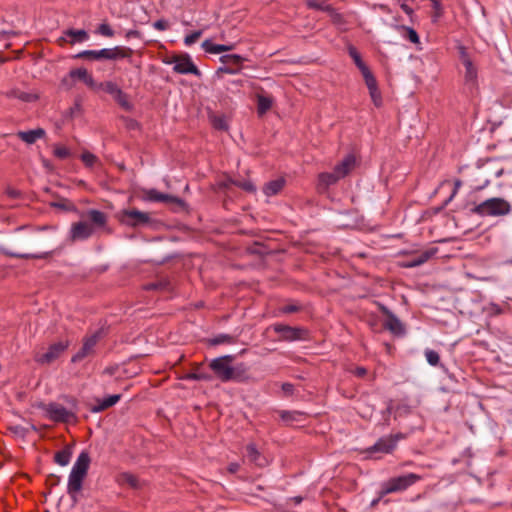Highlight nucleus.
I'll return each instance as SVG.
<instances>
[{"mask_svg": "<svg viewBox=\"0 0 512 512\" xmlns=\"http://www.w3.org/2000/svg\"><path fill=\"white\" fill-rule=\"evenodd\" d=\"M90 462L89 453L82 451L74 463L68 478L67 492L69 495L74 496L82 489L83 480L87 475Z\"/></svg>", "mask_w": 512, "mask_h": 512, "instance_id": "7ed1b4c3", "label": "nucleus"}, {"mask_svg": "<svg viewBox=\"0 0 512 512\" xmlns=\"http://www.w3.org/2000/svg\"><path fill=\"white\" fill-rule=\"evenodd\" d=\"M354 373L358 377H364L367 373V370L364 367H357Z\"/></svg>", "mask_w": 512, "mask_h": 512, "instance_id": "4d7b16f0", "label": "nucleus"}, {"mask_svg": "<svg viewBox=\"0 0 512 512\" xmlns=\"http://www.w3.org/2000/svg\"><path fill=\"white\" fill-rule=\"evenodd\" d=\"M5 97L9 99H18L22 102H33L37 100V95L31 92L22 91L18 88L11 89L4 93Z\"/></svg>", "mask_w": 512, "mask_h": 512, "instance_id": "b1692460", "label": "nucleus"}, {"mask_svg": "<svg viewBox=\"0 0 512 512\" xmlns=\"http://www.w3.org/2000/svg\"><path fill=\"white\" fill-rule=\"evenodd\" d=\"M240 466L238 463H230L227 467L230 473H236L239 470Z\"/></svg>", "mask_w": 512, "mask_h": 512, "instance_id": "bf43d9fd", "label": "nucleus"}, {"mask_svg": "<svg viewBox=\"0 0 512 512\" xmlns=\"http://www.w3.org/2000/svg\"><path fill=\"white\" fill-rule=\"evenodd\" d=\"M43 409L47 413L48 418L54 422L66 423L75 419L73 412L58 403H49L44 405Z\"/></svg>", "mask_w": 512, "mask_h": 512, "instance_id": "9d476101", "label": "nucleus"}, {"mask_svg": "<svg viewBox=\"0 0 512 512\" xmlns=\"http://www.w3.org/2000/svg\"><path fill=\"white\" fill-rule=\"evenodd\" d=\"M402 434L390 435L380 438L372 447V452L390 453L396 447L398 440L402 439Z\"/></svg>", "mask_w": 512, "mask_h": 512, "instance_id": "4468645a", "label": "nucleus"}, {"mask_svg": "<svg viewBox=\"0 0 512 512\" xmlns=\"http://www.w3.org/2000/svg\"><path fill=\"white\" fill-rule=\"evenodd\" d=\"M401 9L403 10L404 13H406L407 15L411 16L413 14V9L408 6L407 4L403 3L401 4Z\"/></svg>", "mask_w": 512, "mask_h": 512, "instance_id": "13d9d810", "label": "nucleus"}, {"mask_svg": "<svg viewBox=\"0 0 512 512\" xmlns=\"http://www.w3.org/2000/svg\"><path fill=\"white\" fill-rule=\"evenodd\" d=\"M201 35H202V31L201 30L194 31L191 34L186 35L185 38H184V44L186 46H191L192 44H194L201 37Z\"/></svg>", "mask_w": 512, "mask_h": 512, "instance_id": "a18cd8bd", "label": "nucleus"}, {"mask_svg": "<svg viewBox=\"0 0 512 512\" xmlns=\"http://www.w3.org/2000/svg\"><path fill=\"white\" fill-rule=\"evenodd\" d=\"M202 48L205 52L210 54H218L225 51H230L233 46L231 45H221V44H214L210 40H205L202 43Z\"/></svg>", "mask_w": 512, "mask_h": 512, "instance_id": "c756f323", "label": "nucleus"}, {"mask_svg": "<svg viewBox=\"0 0 512 512\" xmlns=\"http://www.w3.org/2000/svg\"><path fill=\"white\" fill-rule=\"evenodd\" d=\"M273 105V99L270 96L257 94V111L259 115H264Z\"/></svg>", "mask_w": 512, "mask_h": 512, "instance_id": "7c9ffc66", "label": "nucleus"}, {"mask_svg": "<svg viewBox=\"0 0 512 512\" xmlns=\"http://www.w3.org/2000/svg\"><path fill=\"white\" fill-rule=\"evenodd\" d=\"M285 311L286 312H294V311H296V308L294 306H288L285 308Z\"/></svg>", "mask_w": 512, "mask_h": 512, "instance_id": "e2e57ef3", "label": "nucleus"}, {"mask_svg": "<svg viewBox=\"0 0 512 512\" xmlns=\"http://www.w3.org/2000/svg\"><path fill=\"white\" fill-rule=\"evenodd\" d=\"M355 164V156L353 154H348L339 164L334 167V171L342 179L354 169Z\"/></svg>", "mask_w": 512, "mask_h": 512, "instance_id": "f3484780", "label": "nucleus"}, {"mask_svg": "<svg viewBox=\"0 0 512 512\" xmlns=\"http://www.w3.org/2000/svg\"><path fill=\"white\" fill-rule=\"evenodd\" d=\"M246 58L238 54H227L220 57L222 67L218 68L217 73L236 74L240 71Z\"/></svg>", "mask_w": 512, "mask_h": 512, "instance_id": "9b49d317", "label": "nucleus"}, {"mask_svg": "<svg viewBox=\"0 0 512 512\" xmlns=\"http://www.w3.org/2000/svg\"><path fill=\"white\" fill-rule=\"evenodd\" d=\"M118 218L122 224L130 227L144 226L150 222L149 214L137 209L122 210Z\"/></svg>", "mask_w": 512, "mask_h": 512, "instance_id": "6e6552de", "label": "nucleus"}, {"mask_svg": "<svg viewBox=\"0 0 512 512\" xmlns=\"http://www.w3.org/2000/svg\"><path fill=\"white\" fill-rule=\"evenodd\" d=\"M368 90L378 88L377 81L369 69L361 72Z\"/></svg>", "mask_w": 512, "mask_h": 512, "instance_id": "58836bf2", "label": "nucleus"}, {"mask_svg": "<svg viewBox=\"0 0 512 512\" xmlns=\"http://www.w3.org/2000/svg\"><path fill=\"white\" fill-rule=\"evenodd\" d=\"M433 13L432 21L437 22L443 15V7L440 0H431Z\"/></svg>", "mask_w": 512, "mask_h": 512, "instance_id": "a19ab883", "label": "nucleus"}, {"mask_svg": "<svg viewBox=\"0 0 512 512\" xmlns=\"http://www.w3.org/2000/svg\"><path fill=\"white\" fill-rule=\"evenodd\" d=\"M70 77L73 79H78L84 82L90 89L96 90L97 82L94 80L93 76L87 71V69H73L70 71Z\"/></svg>", "mask_w": 512, "mask_h": 512, "instance_id": "6ab92c4d", "label": "nucleus"}, {"mask_svg": "<svg viewBox=\"0 0 512 512\" xmlns=\"http://www.w3.org/2000/svg\"><path fill=\"white\" fill-rule=\"evenodd\" d=\"M425 357L427 362L431 366H437L440 363V356L438 352L432 350V349H426L425 350Z\"/></svg>", "mask_w": 512, "mask_h": 512, "instance_id": "79ce46f5", "label": "nucleus"}, {"mask_svg": "<svg viewBox=\"0 0 512 512\" xmlns=\"http://www.w3.org/2000/svg\"><path fill=\"white\" fill-rule=\"evenodd\" d=\"M120 399H121V395L115 394V395H110L103 400H97V405L93 406L91 408V411L93 413L102 412V411L112 407L113 405H115Z\"/></svg>", "mask_w": 512, "mask_h": 512, "instance_id": "393cba45", "label": "nucleus"}, {"mask_svg": "<svg viewBox=\"0 0 512 512\" xmlns=\"http://www.w3.org/2000/svg\"><path fill=\"white\" fill-rule=\"evenodd\" d=\"M153 27L159 31H165L169 28V24L166 20L160 19L153 23Z\"/></svg>", "mask_w": 512, "mask_h": 512, "instance_id": "603ef678", "label": "nucleus"}, {"mask_svg": "<svg viewBox=\"0 0 512 512\" xmlns=\"http://www.w3.org/2000/svg\"><path fill=\"white\" fill-rule=\"evenodd\" d=\"M97 31L99 34H101L102 36H105V37H113L114 36V31L106 23L100 24Z\"/></svg>", "mask_w": 512, "mask_h": 512, "instance_id": "de8ad7c7", "label": "nucleus"}, {"mask_svg": "<svg viewBox=\"0 0 512 512\" xmlns=\"http://www.w3.org/2000/svg\"><path fill=\"white\" fill-rule=\"evenodd\" d=\"M460 186V182H456V189Z\"/></svg>", "mask_w": 512, "mask_h": 512, "instance_id": "0e129e2a", "label": "nucleus"}, {"mask_svg": "<svg viewBox=\"0 0 512 512\" xmlns=\"http://www.w3.org/2000/svg\"><path fill=\"white\" fill-rule=\"evenodd\" d=\"M341 178L333 170L332 172H324L318 176V189L327 190L331 185L337 183Z\"/></svg>", "mask_w": 512, "mask_h": 512, "instance_id": "4be33fe9", "label": "nucleus"}, {"mask_svg": "<svg viewBox=\"0 0 512 512\" xmlns=\"http://www.w3.org/2000/svg\"><path fill=\"white\" fill-rule=\"evenodd\" d=\"M163 63L173 65V71L178 74H193L200 76V71L193 63L187 53L167 55L163 58Z\"/></svg>", "mask_w": 512, "mask_h": 512, "instance_id": "423d86ee", "label": "nucleus"}, {"mask_svg": "<svg viewBox=\"0 0 512 512\" xmlns=\"http://www.w3.org/2000/svg\"><path fill=\"white\" fill-rule=\"evenodd\" d=\"M232 337L229 335H220L213 340L214 344L231 343Z\"/></svg>", "mask_w": 512, "mask_h": 512, "instance_id": "5fc2aeb1", "label": "nucleus"}, {"mask_svg": "<svg viewBox=\"0 0 512 512\" xmlns=\"http://www.w3.org/2000/svg\"><path fill=\"white\" fill-rule=\"evenodd\" d=\"M320 1L318 0H306V4L309 8L311 9H315L317 4L319 3Z\"/></svg>", "mask_w": 512, "mask_h": 512, "instance_id": "052dcab7", "label": "nucleus"}, {"mask_svg": "<svg viewBox=\"0 0 512 512\" xmlns=\"http://www.w3.org/2000/svg\"><path fill=\"white\" fill-rule=\"evenodd\" d=\"M331 8H332V6L327 1L323 0L317 4L315 10L324 11L326 13H329V11H331Z\"/></svg>", "mask_w": 512, "mask_h": 512, "instance_id": "864d4df0", "label": "nucleus"}, {"mask_svg": "<svg viewBox=\"0 0 512 512\" xmlns=\"http://www.w3.org/2000/svg\"><path fill=\"white\" fill-rule=\"evenodd\" d=\"M104 91L111 95L113 98L116 96V94L121 90V88L112 81H105L101 83L96 84V90L95 91Z\"/></svg>", "mask_w": 512, "mask_h": 512, "instance_id": "2f4dec72", "label": "nucleus"}, {"mask_svg": "<svg viewBox=\"0 0 512 512\" xmlns=\"http://www.w3.org/2000/svg\"><path fill=\"white\" fill-rule=\"evenodd\" d=\"M370 97L375 106L380 107L382 105V96L378 88L369 90Z\"/></svg>", "mask_w": 512, "mask_h": 512, "instance_id": "49530a36", "label": "nucleus"}, {"mask_svg": "<svg viewBox=\"0 0 512 512\" xmlns=\"http://www.w3.org/2000/svg\"><path fill=\"white\" fill-rule=\"evenodd\" d=\"M53 154L58 159L64 160L70 157V150L63 145H55L53 148Z\"/></svg>", "mask_w": 512, "mask_h": 512, "instance_id": "ea45409f", "label": "nucleus"}, {"mask_svg": "<svg viewBox=\"0 0 512 512\" xmlns=\"http://www.w3.org/2000/svg\"><path fill=\"white\" fill-rule=\"evenodd\" d=\"M68 340H61L49 346L48 350L43 354L35 356L36 362L40 364H50L55 361L59 356L69 347Z\"/></svg>", "mask_w": 512, "mask_h": 512, "instance_id": "1a4fd4ad", "label": "nucleus"}, {"mask_svg": "<svg viewBox=\"0 0 512 512\" xmlns=\"http://www.w3.org/2000/svg\"><path fill=\"white\" fill-rule=\"evenodd\" d=\"M235 356L225 355L212 359L209 363L210 369L222 382H245L249 379L248 366L243 363L232 365Z\"/></svg>", "mask_w": 512, "mask_h": 512, "instance_id": "f257e3e1", "label": "nucleus"}, {"mask_svg": "<svg viewBox=\"0 0 512 512\" xmlns=\"http://www.w3.org/2000/svg\"><path fill=\"white\" fill-rule=\"evenodd\" d=\"M472 211L482 217L505 216L510 213L511 205L503 198L494 197L479 203Z\"/></svg>", "mask_w": 512, "mask_h": 512, "instance_id": "20e7f679", "label": "nucleus"}, {"mask_svg": "<svg viewBox=\"0 0 512 512\" xmlns=\"http://www.w3.org/2000/svg\"><path fill=\"white\" fill-rule=\"evenodd\" d=\"M81 160L87 167H92L98 161V158L94 154L85 151L81 154Z\"/></svg>", "mask_w": 512, "mask_h": 512, "instance_id": "c03bdc74", "label": "nucleus"}, {"mask_svg": "<svg viewBox=\"0 0 512 512\" xmlns=\"http://www.w3.org/2000/svg\"><path fill=\"white\" fill-rule=\"evenodd\" d=\"M145 197L147 200L152 202L180 203V199L178 197L161 193L156 189L146 191Z\"/></svg>", "mask_w": 512, "mask_h": 512, "instance_id": "aec40b11", "label": "nucleus"}, {"mask_svg": "<svg viewBox=\"0 0 512 512\" xmlns=\"http://www.w3.org/2000/svg\"><path fill=\"white\" fill-rule=\"evenodd\" d=\"M71 459V451L69 449H62L55 453L54 460L60 466H66Z\"/></svg>", "mask_w": 512, "mask_h": 512, "instance_id": "f704fd0d", "label": "nucleus"}, {"mask_svg": "<svg viewBox=\"0 0 512 512\" xmlns=\"http://www.w3.org/2000/svg\"><path fill=\"white\" fill-rule=\"evenodd\" d=\"M421 479V476L408 473L406 475L391 478L382 484L380 497L390 493L404 491Z\"/></svg>", "mask_w": 512, "mask_h": 512, "instance_id": "0eeeda50", "label": "nucleus"}, {"mask_svg": "<svg viewBox=\"0 0 512 512\" xmlns=\"http://www.w3.org/2000/svg\"><path fill=\"white\" fill-rule=\"evenodd\" d=\"M285 180L283 178H278L268 182L264 188L263 192L266 196H274L278 194L284 187Z\"/></svg>", "mask_w": 512, "mask_h": 512, "instance_id": "bb28decb", "label": "nucleus"}, {"mask_svg": "<svg viewBox=\"0 0 512 512\" xmlns=\"http://www.w3.org/2000/svg\"><path fill=\"white\" fill-rule=\"evenodd\" d=\"M233 184L247 192L256 191L254 184L250 180H236L233 181Z\"/></svg>", "mask_w": 512, "mask_h": 512, "instance_id": "37998d69", "label": "nucleus"}, {"mask_svg": "<svg viewBox=\"0 0 512 512\" xmlns=\"http://www.w3.org/2000/svg\"><path fill=\"white\" fill-rule=\"evenodd\" d=\"M397 31L400 32L403 38L407 39L413 44H419L420 38L416 30H414L411 27L405 26V25H397L396 26Z\"/></svg>", "mask_w": 512, "mask_h": 512, "instance_id": "cd10ccee", "label": "nucleus"}, {"mask_svg": "<svg viewBox=\"0 0 512 512\" xmlns=\"http://www.w3.org/2000/svg\"><path fill=\"white\" fill-rule=\"evenodd\" d=\"M8 255L15 257V258H24V259L39 258L40 259V258H45L48 255V253H45L43 255L9 253Z\"/></svg>", "mask_w": 512, "mask_h": 512, "instance_id": "8fccbe9b", "label": "nucleus"}, {"mask_svg": "<svg viewBox=\"0 0 512 512\" xmlns=\"http://www.w3.org/2000/svg\"><path fill=\"white\" fill-rule=\"evenodd\" d=\"M86 216L90 222L79 221L71 225V241L86 240L93 235L96 228L105 227L107 224V216L102 211L92 209L86 213Z\"/></svg>", "mask_w": 512, "mask_h": 512, "instance_id": "f03ea898", "label": "nucleus"}, {"mask_svg": "<svg viewBox=\"0 0 512 512\" xmlns=\"http://www.w3.org/2000/svg\"><path fill=\"white\" fill-rule=\"evenodd\" d=\"M158 286H159V285H158L157 283H152V284H148V285L146 286V289H149V290H150V289H157V288H158Z\"/></svg>", "mask_w": 512, "mask_h": 512, "instance_id": "680f3d73", "label": "nucleus"}, {"mask_svg": "<svg viewBox=\"0 0 512 512\" xmlns=\"http://www.w3.org/2000/svg\"><path fill=\"white\" fill-rule=\"evenodd\" d=\"M279 416L286 424H290L294 421H298L302 413L297 411H280Z\"/></svg>", "mask_w": 512, "mask_h": 512, "instance_id": "e433bc0d", "label": "nucleus"}, {"mask_svg": "<svg viewBox=\"0 0 512 512\" xmlns=\"http://www.w3.org/2000/svg\"><path fill=\"white\" fill-rule=\"evenodd\" d=\"M98 340L99 336L97 333L85 337L83 339L82 348L75 355H73L71 361L73 363L80 362L87 356L91 355L94 352V348L98 343Z\"/></svg>", "mask_w": 512, "mask_h": 512, "instance_id": "ddd939ff", "label": "nucleus"}, {"mask_svg": "<svg viewBox=\"0 0 512 512\" xmlns=\"http://www.w3.org/2000/svg\"><path fill=\"white\" fill-rule=\"evenodd\" d=\"M116 482L120 486H128L135 490H140L145 486V482L130 472H122L116 477Z\"/></svg>", "mask_w": 512, "mask_h": 512, "instance_id": "2eb2a0df", "label": "nucleus"}, {"mask_svg": "<svg viewBox=\"0 0 512 512\" xmlns=\"http://www.w3.org/2000/svg\"><path fill=\"white\" fill-rule=\"evenodd\" d=\"M182 379L196 380V381H199V380L210 381L212 379V376L208 372L204 371L202 369V365L199 364L193 368L192 372L185 374L182 377Z\"/></svg>", "mask_w": 512, "mask_h": 512, "instance_id": "a878e982", "label": "nucleus"}, {"mask_svg": "<svg viewBox=\"0 0 512 512\" xmlns=\"http://www.w3.org/2000/svg\"><path fill=\"white\" fill-rule=\"evenodd\" d=\"M382 311L386 314L387 318L384 322V328L389 330L395 335H402L404 334V327L401 323V321L393 314L391 313L387 308L383 307Z\"/></svg>", "mask_w": 512, "mask_h": 512, "instance_id": "dca6fc26", "label": "nucleus"}, {"mask_svg": "<svg viewBox=\"0 0 512 512\" xmlns=\"http://www.w3.org/2000/svg\"><path fill=\"white\" fill-rule=\"evenodd\" d=\"M106 53L107 60H117L131 57L133 50L125 46H116L114 48H106Z\"/></svg>", "mask_w": 512, "mask_h": 512, "instance_id": "5701e85b", "label": "nucleus"}, {"mask_svg": "<svg viewBox=\"0 0 512 512\" xmlns=\"http://www.w3.org/2000/svg\"><path fill=\"white\" fill-rule=\"evenodd\" d=\"M329 16L333 23L341 24L343 22V16L340 14L336 9L333 7L331 8V11H329Z\"/></svg>", "mask_w": 512, "mask_h": 512, "instance_id": "09e8293b", "label": "nucleus"}, {"mask_svg": "<svg viewBox=\"0 0 512 512\" xmlns=\"http://www.w3.org/2000/svg\"><path fill=\"white\" fill-rule=\"evenodd\" d=\"M106 48L101 50H85L76 55L79 59H91V60H107Z\"/></svg>", "mask_w": 512, "mask_h": 512, "instance_id": "c85d7f7f", "label": "nucleus"}, {"mask_svg": "<svg viewBox=\"0 0 512 512\" xmlns=\"http://www.w3.org/2000/svg\"><path fill=\"white\" fill-rule=\"evenodd\" d=\"M113 99L118 103V105L122 109L126 111H130L133 107L131 102L129 101L128 95L125 92H123L122 89L116 94V96Z\"/></svg>", "mask_w": 512, "mask_h": 512, "instance_id": "72a5a7b5", "label": "nucleus"}, {"mask_svg": "<svg viewBox=\"0 0 512 512\" xmlns=\"http://www.w3.org/2000/svg\"><path fill=\"white\" fill-rule=\"evenodd\" d=\"M348 53H349V56L353 59V61H354L355 65L357 66V68L361 72L369 69L367 67V65L362 61L360 53L358 52V50L354 46L350 45L348 47Z\"/></svg>", "mask_w": 512, "mask_h": 512, "instance_id": "473e14b6", "label": "nucleus"}, {"mask_svg": "<svg viewBox=\"0 0 512 512\" xmlns=\"http://www.w3.org/2000/svg\"><path fill=\"white\" fill-rule=\"evenodd\" d=\"M247 457L251 462L256 463L257 465H262V463L259 461L260 453L256 449V446L254 444H249L246 447Z\"/></svg>", "mask_w": 512, "mask_h": 512, "instance_id": "4c0bfd02", "label": "nucleus"}, {"mask_svg": "<svg viewBox=\"0 0 512 512\" xmlns=\"http://www.w3.org/2000/svg\"><path fill=\"white\" fill-rule=\"evenodd\" d=\"M436 252H437L436 248H431V249L425 250V251L419 253L418 255H416L413 259H411L407 262H404L402 264V266L406 267V268L420 266V265L426 263L429 259H431L436 254Z\"/></svg>", "mask_w": 512, "mask_h": 512, "instance_id": "a211bd4d", "label": "nucleus"}, {"mask_svg": "<svg viewBox=\"0 0 512 512\" xmlns=\"http://www.w3.org/2000/svg\"><path fill=\"white\" fill-rule=\"evenodd\" d=\"M65 35L72 39V43L74 42H83L88 39V34L85 30H74L69 29L65 32Z\"/></svg>", "mask_w": 512, "mask_h": 512, "instance_id": "c9c22d12", "label": "nucleus"}, {"mask_svg": "<svg viewBox=\"0 0 512 512\" xmlns=\"http://www.w3.org/2000/svg\"><path fill=\"white\" fill-rule=\"evenodd\" d=\"M45 130L37 128L29 131H19L17 137L27 144H34L37 140L45 137Z\"/></svg>", "mask_w": 512, "mask_h": 512, "instance_id": "412c9836", "label": "nucleus"}, {"mask_svg": "<svg viewBox=\"0 0 512 512\" xmlns=\"http://www.w3.org/2000/svg\"><path fill=\"white\" fill-rule=\"evenodd\" d=\"M458 54L460 62L464 67L463 77L465 85L471 90L476 89L478 87V67L472 55L464 46L458 47Z\"/></svg>", "mask_w": 512, "mask_h": 512, "instance_id": "39448f33", "label": "nucleus"}, {"mask_svg": "<svg viewBox=\"0 0 512 512\" xmlns=\"http://www.w3.org/2000/svg\"><path fill=\"white\" fill-rule=\"evenodd\" d=\"M273 329L280 335V340L295 341L306 338L307 331L301 328L291 327L283 324H275Z\"/></svg>", "mask_w": 512, "mask_h": 512, "instance_id": "f8f14e48", "label": "nucleus"}, {"mask_svg": "<svg viewBox=\"0 0 512 512\" xmlns=\"http://www.w3.org/2000/svg\"><path fill=\"white\" fill-rule=\"evenodd\" d=\"M377 502H378V500H374V501L372 502V505H376V504H377Z\"/></svg>", "mask_w": 512, "mask_h": 512, "instance_id": "69168bd1", "label": "nucleus"}, {"mask_svg": "<svg viewBox=\"0 0 512 512\" xmlns=\"http://www.w3.org/2000/svg\"><path fill=\"white\" fill-rule=\"evenodd\" d=\"M282 390L286 395H290L293 393L294 386L290 383H284L282 384Z\"/></svg>", "mask_w": 512, "mask_h": 512, "instance_id": "6e6d98bb", "label": "nucleus"}, {"mask_svg": "<svg viewBox=\"0 0 512 512\" xmlns=\"http://www.w3.org/2000/svg\"><path fill=\"white\" fill-rule=\"evenodd\" d=\"M213 126L218 130H225L227 129V124L225 119L221 117H214L213 119Z\"/></svg>", "mask_w": 512, "mask_h": 512, "instance_id": "3c124183", "label": "nucleus"}]
</instances>
